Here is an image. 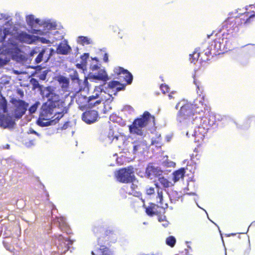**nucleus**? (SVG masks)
I'll return each instance as SVG.
<instances>
[{"label":"nucleus","instance_id":"obj_19","mask_svg":"<svg viewBox=\"0 0 255 255\" xmlns=\"http://www.w3.org/2000/svg\"><path fill=\"white\" fill-rule=\"evenodd\" d=\"M126 85L121 84L119 81H112L108 83V87L110 89H116L117 91L124 90L125 89Z\"/></svg>","mask_w":255,"mask_h":255},{"label":"nucleus","instance_id":"obj_54","mask_svg":"<svg viewBox=\"0 0 255 255\" xmlns=\"http://www.w3.org/2000/svg\"><path fill=\"white\" fill-rule=\"evenodd\" d=\"M193 58H195V56H194L193 57H191V59H190V61H191V60L193 59Z\"/></svg>","mask_w":255,"mask_h":255},{"label":"nucleus","instance_id":"obj_41","mask_svg":"<svg viewBox=\"0 0 255 255\" xmlns=\"http://www.w3.org/2000/svg\"><path fill=\"white\" fill-rule=\"evenodd\" d=\"M103 60L105 62H108L109 61L108 59V55L107 53H105L103 56Z\"/></svg>","mask_w":255,"mask_h":255},{"label":"nucleus","instance_id":"obj_5","mask_svg":"<svg viewBox=\"0 0 255 255\" xmlns=\"http://www.w3.org/2000/svg\"><path fill=\"white\" fill-rule=\"evenodd\" d=\"M241 17H228L225 21L224 26L227 31L231 32L238 31L239 27L243 24L250 23L251 21V18L255 17V14L254 13L249 15V13H245L241 15Z\"/></svg>","mask_w":255,"mask_h":255},{"label":"nucleus","instance_id":"obj_25","mask_svg":"<svg viewBox=\"0 0 255 255\" xmlns=\"http://www.w3.org/2000/svg\"><path fill=\"white\" fill-rule=\"evenodd\" d=\"M30 82L32 85L33 89L39 88L40 90V94H41V90H42L45 87L42 88V86L40 85L38 81L35 78H31L30 80Z\"/></svg>","mask_w":255,"mask_h":255},{"label":"nucleus","instance_id":"obj_6","mask_svg":"<svg viewBox=\"0 0 255 255\" xmlns=\"http://www.w3.org/2000/svg\"><path fill=\"white\" fill-rule=\"evenodd\" d=\"M193 108H194L192 104L188 103L182 106L177 114V121L180 123H182L191 119L193 120Z\"/></svg>","mask_w":255,"mask_h":255},{"label":"nucleus","instance_id":"obj_56","mask_svg":"<svg viewBox=\"0 0 255 255\" xmlns=\"http://www.w3.org/2000/svg\"><path fill=\"white\" fill-rule=\"evenodd\" d=\"M9 145H7L6 146V147L8 148V147H9Z\"/></svg>","mask_w":255,"mask_h":255},{"label":"nucleus","instance_id":"obj_34","mask_svg":"<svg viewBox=\"0 0 255 255\" xmlns=\"http://www.w3.org/2000/svg\"><path fill=\"white\" fill-rule=\"evenodd\" d=\"M212 51H214L213 48L210 46V48H207L206 50H204L203 51H202L201 52L203 53V54L206 55L207 57H209L210 55H212V54H215V53L212 52Z\"/></svg>","mask_w":255,"mask_h":255},{"label":"nucleus","instance_id":"obj_52","mask_svg":"<svg viewBox=\"0 0 255 255\" xmlns=\"http://www.w3.org/2000/svg\"><path fill=\"white\" fill-rule=\"evenodd\" d=\"M213 33H212L211 35H208V38H210V37L211 36H213Z\"/></svg>","mask_w":255,"mask_h":255},{"label":"nucleus","instance_id":"obj_48","mask_svg":"<svg viewBox=\"0 0 255 255\" xmlns=\"http://www.w3.org/2000/svg\"><path fill=\"white\" fill-rule=\"evenodd\" d=\"M99 68L98 66L97 65H94L92 68L93 70L94 69H97Z\"/></svg>","mask_w":255,"mask_h":255},{"label":"nucleus","instance_id":"obj_29","mask_svg":"<svg viewBox=\"0 0 255 255\" xmlns=\"http://www.w3.org/2000/svg\"><path fill=\"white\" fill-rule=\"evenodd\" d=\"M27 24L31 27L34 26V17L33 15H29L26 17V19Z\"/></svg>","mask_w":255,"mask_h":255},{"label":"nucleus","instance_id":"obj_50","mask_svg":"<svg viewBox=\"0 0 255 255\" xmlns=\"http://www.w3.org/2000/svg\"><path fill=\"white\" fill-rule=\"evenodd\" d=\"M235 235H236V234H235V233H232V234H228V235H227V236L228 237H230V236H235Z\"/></svg>","mask_w":255,"mask_h":255},{"label":"nucleus","instance_id":"obj_30","mask_svg":"<svg viewBox=\"0 0 255 255\" xmlns=\"http://www.w3.org/2000/svg\"><path fill=\"white\" fill-rule=\"evenodd\" d=\"M80 43L83 45L90 44L91 43L90 39L86 36H81L79 37Z\"/></svg>","mask_w":255,"mask_h":255},{"label":"nucleus","instance_id":"obj_33","mask_svg":"<svg viewBox=\"0 0 255 255\" xmlns=\"http://www.w3.org/2000/svg\"><path fill=\"white\" fill-rule=\"evenodd\" d=\"M160 89L163 94H165L169 92L170 88L167 85L162 84L160 85Z\"/></svg>","mask_w":255,"mask_h":255},{"label":"nucleus","instance_id":"obj_21","mask_svg":"<svg viewBox=\"0 0 255 255\" xmlns=\"http://www.w3.org/2000/svg\"><path fill=\"white\" fill-rule=\"evenodd\" d=\"M130 188L131 189V191L129 192V194L133 195L134 196L138 197L141 196L142 194L138 191L137 184L132 182L130 185Z\"/></svg>","mask_w":255,"mask_h":255},{"label":"nucleus","instance_id":"obj_10","mask_svg":"<svg viewBox=\"0 0 255 255\" xmlns=\"http://www.w3.org/2000/svg\"><path fill=\"white\" fill-rule=\"evenodd\" d=\"M95 99H96V98L93 95L89 97L88 99H87L86 97L81 96L78 97V99L76 100V102L81 108H86L87 107L92 108L96 105H99L102 102L101 100H98L93 102L92 101Z\"/></svg>","mask_w":255,"mask_h":255},{"label":"nucleus","instance_id":"obj_46","mask_svg":"<svg viewBox=\"0 0 255 255\" xmlns=\"http://www.w3.org/2000/svg\"><path fill=\"white\" fill-rule=\"evenodd\" d=\"M175 255H185V254L184 251H182V252H179L178 254H177Z\"/></svg>","mask_w":255,"mask_h":255},{"label":"nucleus","instance_id":"obj_17","mask_svg":"<svg viewBox=\"0 0 255 255\" xmlns=\"http://www.w3.org/2000/svg\"><path fill=\"white\" fill-rule=\"evenodd\" d=\"M71 48L70 46L66 42H60L56 48V53L59 54L67 55Z\"/></svg>","mask_w":255,"mask_h":255},{"label":"nucleus","instance_id":"obj_8","mask_svg":"<svg viewBox=\"0 0 255 255\" xmlns=\"http://www.w3.org/2000/svg\"><path fill=\"white\" fill-rule=\"evenodd\" d=\"M115 175L117 180L122 183L130 182L134 178L133 172L130 168H121L117 171Z\"/></svg>","mask_w":255,"mask_h":255},{"label":"nucleus","instance_id":"obj_24","mask_svg":"<svg viewBox=\"0 0 255 255\" xmlns=\"http://www.w3.org/2000/svg\"><path fill=\"white\" fill-rule=\"evenodd\" d=\"M202 54H203V53L200 52V48H196L193 53L189 55L190 59H191V57H193L194 56H195V58L191 60V62L195 63Z\"/></svg>","mask_w":255,"mask_h":255},{"label":"nucleus","instance_id":"obj_13","mask_svg":"<svg viewBox=\"0 0 255 255\" xmlns=\"http://www.w3.org/2000/svg\"><path fill=\"white\" fill-rule=\"evenodd\" d=\"M98 116V112L95 110H90L83 113L82 120L87 124H91L97 121Z\"/></svg>","mask_w":255,"mask_h":255},{"label":"nucleus","instance_id":"obj_20","mask_svg":"<svg viewBox=\"0 0 255 255\" xmlns=\"http://www.w3.org/2000/svg\"><path fill=\"white\" fill-rule=\"evenodd\" d=\"M94 78L96 80L107 81L109 80V77L104 70L99 71L97 75H94Z\"/></svg>","mask_w":255,"mask_h":255},{"label":"nucleus","instance_id":"obj_45","mask_svg":"<svg viewBox=\"0 0 255 255\" xmlns=\"http://www.w3.org/2000/svg\"><path fill=\"white\" fill-rule=\"evenodd\" d=\"M173 94H174V93L172 92L168 95V97L169 99H174V97L172 96Z\"/></svg>","mask_w":255,"mask_h":255},{"label":"nucleus","instance_id":"obj_16","mask_svg":"<svg viewBox=\"0 0 255 255\" xmlns=\"http://www.w3.org/2000/svg\"><path fill=\"white\" fill-rule=\"evenodd\" d=\"M190 166V165H187L185 168H181L175 171L173 173V180L174 182H176L180 179H183L186 172L185 171L188 170Z\"/></svg>","mask_w":255,"mask_h":255},{"label":"nucleus","instance_id":"obj_7","mask_svg":"<svg viewBox=\"0 0 255 255\" xmlns=\"http://www.w3.org/2000/svg\"><path fill=\"white\" fill-rule=\"evenodd\" d=\"M116 78L121 82H126L125 85L130 84L133 77L131 74L122 67L115 68L114 70Z\"/></svg>","mask_w":255,"mask_h":255},{"label":"nucleus","instance_id":"obj_15","mask_svg":"<svg viewBox=\"0 0 255 255\" xmlns=\"http://www.w3.org/2000/svg\"><path fill=\"white\" fill-rule=\"evenodd\" d=\"M145 173L148 177H158L162 175V171L152 165H148L146 168Z\"/></svg>","mask_w":255,"mask_h":255},{"label":"nucleus","instance_id":"obj_28","mask_svg":"<svg viewBox=\"0 0 255 255\" xmlns=\"http://www.w3.org/2000/svg\"><path fill=\"white\" fill-rule=\"evenodd\" d=\"M45 53V49H42L39 51L37 56H36V58L35 59V63L36 64H38L42 61L43 55Z\"/></svg>","mask_w":255,"mask_h":255},{"label":"nucleus","instance_id":"obj_40","mask_svg":"<svg viewBox=\"0 0 255 255\" xmlns=\"http://www.w3.org/2000/svg\"><path fill=\"white\" fill-rule=\"evenodd\" d=\"M40 119H39L38 121H37V124L40 126V127H45V122H43L42 121H41L40 120Z\"/></svg>","mask_w":255,"mask_h":255},{"label":"nucleus","instance_id":"obj_49","mask_svg":"<svg viewBox=\"0 0 255 255\" xmlns=\"http://www.w3.org/2000/svg\"><path fill=\"white\" fill-rule=\"evenodd\" d=\"M48 41H48V40H42V42L43 43H48Z\"/></svg>","mask_w":255,"mask_h":255},{"label":"nucleus","instance_id":"obj_23","mask_svg":"<svg viewBox=\"0 0 255 255\" xmlns=\"http://www.w3.org/2000/svg\"><path fill=\"white\" fill-rule=\"evenodd\" d=\"M7 101L5 98L3 97H0V113H6L7 112Z\"/></svg>","mask_w":255,"mask_h":255},{"label":"nucleus","instance_id":"obj_47","mask_svg":"<svg viewBox=\"0 0 255 255\" xmlns=\"http://www.w3.org/2000/svg\"><path fill=\"white\" fill-rule=\"evenodd\" d=\"M84 56H86V59L88 58L89 54L88 53H85L84 55L82 56V57H84Z\"/></svg>","mask_w":255,"mask_h":255},{"label":"nucleus","instance_id":"obj_51","mask_svg":"<svg viewBox=\"0 0 255 255\" xmlns=\"http://www.w3.org/2000/svg\"><path fill=\"white\" fill-rule=\"evenodd\" d=\"M37 30H33V33H37Z\"/></svg>","mask_w":255,"mask_h":255},{"label":"nucleus","instance_id":"obj_31","mask_svg":"<svg viewBox=\"0 0 255 255\" xmlns=\"http://www.w3.org/2000/svg\"><path fill=\"white\" fill-rule=\"evenodd\" d=\"M40 104V103L39 102H36L35 103H34L33 105H32L29 108V112L30 114L34 113L37 108L38 105Z\"/></svg>","mask_w":255,"mask_h":255},{"label":"nucleus","instance_id":"obj_38","mask_svg":"<svg viewBox=\"0 0 255 255\" xmlns=\"http://www.w3.org/2000/svg\"><path fill=\"white\" fill-rule=\"evenodd\" d=\"M114 232L111 230H107L105 232V237H108V239H109L110 236H113Z\"/></svg>","mask_w":255,"mask_h":255},{"label":"nucleus","instance_id":"obj_18","mask_svg":"<svg viewBox=\"0 0 255 255\" xmlns=\"http://www.w3.org/2000/svg\"><path fill=\"white\" fill-rule=\"evenodd\" d=\"M57 81L60 84L61 87L63 91H68L69 85V81L68 78L63 76H60L58 77Z\"/></svg>","mask_w":255,"mask_h":255},{"label":"nucleus","instance_id":"obj_58","mask_svg":"<svg viewBox=\"0 0 255 255\" xmlns=\"http://www.w3.org/2000/svg\"><path fill=\"white\" fill-rule=\"evenodd\" d=\"M201 60H204L203 59L202 57H201Z\"/></svg>","mask_w":255,"mask_h":255},{"label":"nucleus","instance_id":"obj_35","mask_svg":"<svg viewBox=\"0 0 255 255\" xmlns=\"http://www.w3.org/2000/svg\"><path fill=\"white\" fill-rule=\"evenodd\" d=\"M155 193L154 188L153 187H148L146 189V194L148 195H152Z\"/></svg>","mask_w":255,"mask_h":255},{"label":"nucleus","instance_id":"obj_9","mask_svg":"<svg viewBox=\"0 0 255 255\" xmlns=\"http://www.w3.org/2000/svg\"><path fill=\"white\" fill-rule=\"evenodd\" d=\"M11 103L14 105V117L17 119H20L25 114L27 111L28 104L22 100H17L13 98L11 100Z\"/></svg>","mask_w":255,"mask_h":255},{"label":"nucleus","instance_id":"obj_26","mask_svg":"<svg viewBox=\"0 0 255 255\" xmlns=\"http://www.w3.org/2000/svg\"><path fill=\"white\" fill-rule=\"evenodd\" d=\"M158 181L164 188H168L171 185L170 182H169L166 178H164L163 176H159Z\"/></svg>","mask_w":255,"mask_h":255},{"label":"nucleus","instance_id":"obj_14","mask_svg":"<svg viewBox=\"0 0 255 255\" xmlns=\"http://www.w3.org/2000/svg\"><path fill=\"white\" fill-rule=\"evenodd\" d=\"M17 39L21 42L32 44L36 40V36L25 32H21L17 34Z\"/></svg>","mask_w":255,"mask_h":255},{"label":"nucleus","instance_id":"obj_44","mask_svg":"<svg viewBox=\"0 0 255 255\" xmlns=\"http://www.w3.org/2000/svg\"><path fill=\"white\" fill-rule=\"evenodd\" d=\"M40 20L38 18H34V25L35 24H39Z\"/></svg>","mask_w":255,"mask_h":255},{"label":"nucleus","instance_id":"obj_1","mask_svg":"<svg viewBox=\"0 0 255 255\" xmlns=\"http://www.w3.org/2000/svg\"><path fill=\"white\" fill-rule=\"evenodd\" d=\"M41 95L47 100L44 103L41 108L39 119L48 120L52 117L56 109L60 110V112L55 113L54 120L45 122V127L55 124L67 113L65 100L57 93L56 88L52 86L45 87L41 90Z\"/></svg>","mask_w":255,"mask_h":255},{"label":"nucleus","instance_id":"obj_27","mask_svg":"<svg viewBox=\"0 0 255 255\" xmlns=\"http://www.w3.org/2000/svg\"><path fill=\"white\" fill-rule=\"evenodd\" d=\"M176 242L175 238L172 236H169L166 239V244L170 247H173Z\"/></svg>","mask_w":255,"mask_h":255},{"label":"nucleus","instance_id":"obj_32","mask_svg":"<svg viewBox=\"0 0 255 255\" xmlns=\"http://www.w3.org/2000/svg\"><path fill=\"white\" fill-rule=\"evenodd\" d=\"M41 50V48L39 47H35L33 48L30 52L29 55L30 57L34 56L35 54H38L39 51Z\"/></svg>","mask_w":255,"mask_h":255},{"label":"nucleus","instance_id":"obj_39","mask_svg":"<svg viewBox=\"0 0 255 255\" xmlns=\"http://www.w3.org/2000/svg\"><path fill=\"white\" fill-rule=\"evenodd\" d=\"M140 146V143H137V144H135L133 146V151L134 153H135L138 151Z\"/></svg>","mask_w":255,"mask_h":255},{"label":"nucleus","instance_id":"obj_22","mask_svg":"<svg viewBox=\"0 0 255 255\" xmlns=\"http://www.w3.org/2000/svg\"><path fill=\"white\" fill-rule=\"evenodd\" d=\"M56 220L59 224V227L61 230H64L68 227L65 218L63 217H57Z\"/></svg>","mask_w":255,"mask_h":255},{"label":"nucleus","instance_id":"obj_3","mask_svg":"<svg viewBox=\"0 0 255 255\" xmlns=\"http://www.w3.org/2000/svg\"><path fill=\"white\" fill-rule=\"evenodd\" d=\"M155 185L157 188V196L156 197V202L160 204L158 205L154 203H150L149 205L146 208V213L150 216L157 215L158 216V221H163L165 219V210L168 208L167 203H163V191L162 189H159V186L157 183H155Z\"/></svg>","mask_w":255,"mask_h":255},{"label":"nucleus","instance_id":"obj_43","mask_svg":"<svg viewBox=\"0 0 255 255\" xmlns=\"http://www.w3.org/2000/svg\"><path fill=\"white\" fill-rule=\"evenodd\" d=\"M97 92L95 93V94H94V95H94V96H95V97L96 99H97V98H99V95H100V94H99V93H98V92H99V91L98 90H97Z\"/></svg>","mask_w":255,"mask_h":255},{"label":"nucleus","instance_id":"obj_11","mask_svg":"<svg viewBox=\"0 0 255 255\" xmlns=\"http://www.w3.org/2000/svg\"><path fill=\"white\" fill-rule=\"evenodd\" d=\"M215 37L211 42V46L214 50V53L222 52L224 46L223 35L221 33H216Z\"/></svg>","mask_w":255,"mask_h":255},{"label":"nucleus","instance_id":"obj_53","mask_svg":"<svg viewBox=\"0 0 255 255\" xmlns=\"http://www.w3.org/2000/svg\"><path fill=\"white\" fill-rule=\"evenodd\" d=\"M19 92L20 93V94H21V95L22 96H23V92H21V91H19Z\"/></svg>","mask_w":255,"mask_h":255},{"label":"nucleus","instance_id":"obj_2","mask_svg":"<svg viewBox=\"0 0 255 255\" xmlns=\"http://www.w3.org/2000/svg\"><path fill=\"white\" fill-rule=\"evenodd\" d=\"M193 113L194 130L187 131L186 135L188 137L193 136L195 139L203 138L205 134L207 133L209 128L215 124L216 120L215 116L210 115L208 118L205 115V108L201 104V106H197V104H192Z\"/></svg>","mask_w":255,"mask_h":255},{"label":"nucleus","instance_id":"obj_42","mask_svg":"<svg viewBox=\"0 0 255 255\" xmlns=\"http://www.w3.org/2000/svg\"><path fill=\"white\" fill-rule=\"evenodd\" d=\"M30 133L34 134L38 136L40 135L39 133H38L37 132L32 129L30 130Z\"/></svg>","mask_w":255,"mask_h":255},{"label":"nucleus","instance_id":"obj_57","mask_svg":"<svg viewBox=\"0 0 255 255\" xmlns=\"http://www.w3.org/2000/svg\"><path fill=\"white\" fill-rule=\"evenodd\" d=\"M41 79H42V80H44V78H41Z\"/></svg>","mask_w":255,"mask_h":255},{"label":"nucleus","instance_id":"obj_4","mask_svg":"<svg viewBox=\"0 0 255 255\" xmlns=\"http://www.w3.org/2000/svg\"><path fill=\"white\" fill-rule=\"evenodd\" d=\"M155 124V117L148 111H145L140 118L135 119L132 124L128 126L130 133L138 135H142L143 131L142 128L150 124Z\"/></svg>","mask_w":255,"mask_h":255},{"label":"nucleus","instance_id":"obj_12","mask_svg":"<svg viewBox=\"0 0 255 255\" xmlns=\"http://www.w3.org/2000/svg\"><path fill=\"white\" fill-rule=\"evenodd\" d=\"M98 245L100 246V247L92 251L91 252L92 255H112L111 251L108 247L102 245L103 243H105V242L102 240V238H98Z\"/></svg>","mask_w":255,"mask_h":255},{"label":"nucleus","instance_id":"obj_37","mask_svg":"<svg viewBox=\"0 0 255 255\" xmlns=\"http://www.w3.org/2000/svg\"><path fill=\"white\" fill-rule=\"evenodd\" d=\"M194 83L197 86V92L198 93H202L203 89H202V86H200V84L197 83V82L195 80H194Z\"/></svg>","mask_w":255,"mask_h":255},{"label":"nucleus","instance_id":"obj_55","mask_svg":"<svg viewBox=\"0 0 255 255\" xmlns=\"http://www.w3.org/2000/svg\"><path fill=\"white\" fill-rule=\"evenodd\" d=\"M9 145H7L6 146V147L8 148V147H9Z\"/></svg>","mask_w":255,"mask_h":255},{"label":"nucleus","instance_id":"obj_36","mask_svg":"<svg viewBox=\"0 0 255 255\" xmlns=\"http://www.w3.org/2000/svg\"><path fill=\"white\" fill-rule=\"evenodd\" d=\"M71 79L73 81H76L79 84H80V83L81 82V80H80L78 77V74L77 72L74 74Z\"/></svg>","mask_w":255,"mask_h":255}]
</instances>
